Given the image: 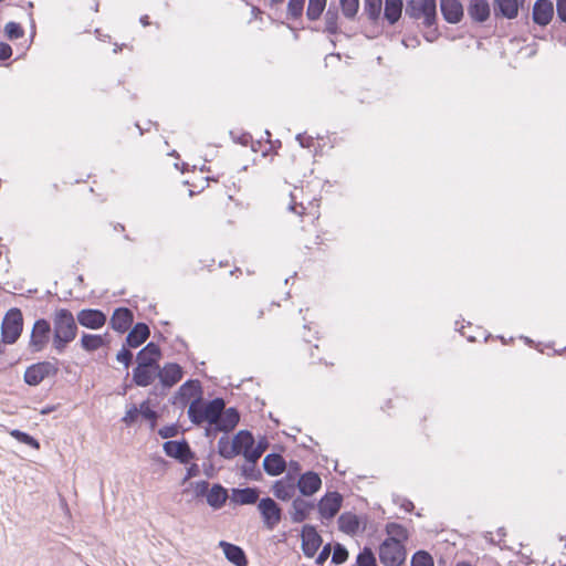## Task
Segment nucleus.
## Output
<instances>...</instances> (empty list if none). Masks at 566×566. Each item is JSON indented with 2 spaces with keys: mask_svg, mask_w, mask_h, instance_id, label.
I'll list each match as a JSON object with an SVG mask.
<instances>
[{
  "mask_svg": "<svg viewBox=\"0 0 566 566\" xmlns=\"http://www.w3.org/2000/svg\"><path fill=\"white\" fill-rule=\"evenodd\" d=\"M52 348L57 354H63L78 332L77 321L69 308H57L53 314Z\"/></svg>",
  "mask_w": 566,
  "mask_h": 566,
  "instance_id": "nucleus-1",
  "label": "nucleus"
},
{
  "mask_svg": "<svg viewBox=\"0 0 566 566\" xmlns=\"http://www.w3.org/2000/svg\"><path fill=\"white\" fill-rule=\"evenodd\" d=\"M405 17L418 21L422 20L426 29L436 27L438 22L437 0H407Z\"/></svg>",
  "mask_w": 566,
  "mask_h": 566,
  "instance_id": "nucleus-2",
  "label": "nucleus"
},
{
  "mask_svg": "<svg viewBox=\"0 0 566 566\" xmlns=\"http://www.w3.org/2000/svg\"><path fill=\"white\" fill-rule=\"evenodd\" d=\"M60 360L52 357L51 360H42L28 366L23 374V381L30 387L39 386L46 378L57 376Z\"/></svg>",
  "mask_w": 566,
  "mask_h": 566,
  "instance_id": "nucleus-3",
  "label": "nucleus"
},
{
  "mask_svg": "<svg viewBox=\"0 0 566 566\" xmlns=\"http://www.w3.org/2000/svg\"><path fill=\"white\" fill-rule=\"evenodd\" d=\"M23 332V314L18 307L7 311L1 323V336L4 344L13 345L18 342Z\"/></svg>",
  "mask_w": 566,
  "mask_h": 566,
  "instance_id": "nucleus-4",
  "label": "nucleus"
},
{
  "mask_svg": "<svg viewBox=\"0 0 566 566\" xmlns=\"http://www.w3.org/2000/svg\"><path fill=\"white\" fill-rule=\"evenodd\" d=\"M379 560L385 566H401L407 558V549L400 541L385 538L378 547Z\"/></svg>",
  "mask_w": 566,
  "mask_h": 566,
  "instance_id": "nucleus-5",
  "label": "nucleus"
},
{
  "mask_svg": "<svg viewBox=\"0 0 566 566\" xmlns=\"http://www.w3.org/2000/svg\"><path fill=\"white\" fill-rule=\"evenodd\" d=\"M51 335L53 336L52 327L46 318H38L32 327L29 350L32 354L42 352L50 342Z\"/></svg>",
  "mask_w": 566,
  "mask_h": 566,
  "instance_id": "nucleus-6",
  "label": "nucleus"
},
{
  "mask_svg": "<svg viewBox=\"0 0 566 566\" xmlns=\"http://www.w3.org/2000/svg\"><path fill=\"white\" fill-rule=\"evenodd\" d=\"M258 511L262 517L264 527L273 531L282 521L283 510L272 497L265 496L259 500Z\"/></svg>",
  "mask_w": 566,
  "mask_h": 566,
  "instance_id": "nucleus-7",
  "label": "nucleus"
},
{
  "mask_svg": "<svg viewBox=\"0 0 566 566\" xmlns=\"http://www.w3.org/2000/svg\"><path fill=\"white\" fill-rule=\"evenodd\" d=\"M203 396V389L200 380L188 379L185 381L175 395L169 399V402L174 406H180L185 408L191 402V399H201Z\"/></svg>",
  "mask_w": 566,
  "mask_h": 566,
  "instance_id": "nucleus-8",
  "label": "nucleus"
},
{
  "mask_svg": "<svg viewBox=\"0 0 566 566\" xmlns=\"http://www.w3.org/2000/svg\"><path fill=\"white\" fill-rule=\"evenodd\" d=\"M164 452L167 457L177 460L181 464H188L197 459L196 452L192 451L188 440H168L163 444Z\"/></svg>",
  "mask_w": 566,
  "mask_h": 566,
  "instance_id": "nucleus-9",
  "label": "nucleus"
},
{
  "mask_svg": "<svg viewBox=\"0 0 566 566\" xmlns=\"http://www.w3.org/2000/svg\"><path fill=\"white\" fill-rule=\"evenodd\" d=\"M343 502L344 497L338 491L326 492L316 504L322 520H333L340 511Z\"/></svg>",
  "mask_w": 566,
  "mask_h": 566,
  "instance_id": "nucleus-10",
  "label": "nucleus"
},
{
  "mask_svg": "<svg viewBox=\"0 0 566 566\" xmlns=\"http://www.w3.org/2000/svg\"><path fill=\"white\" fill-rule=\"evenodd\" d=\"M301 539H302V543H301L302 552L308 558L314 557L316 555L318 548L323 544V537L317 532L316 526H314L312 524H305L302 527Z\"/></svg>",
  "mask_w": 566,
  "mask_h": 566,
  "instance_id": "nucleus-11",
  "label": "nucleus"
},
{
  "mask_svg": "<svg viewBox=\"0 0 566 566\" xmlns=\"http://www.w3.org/2000/svg\"><path fill=\"white\" fill-rule=\"evenodd\" d=\"M525 0H493L492 10L496 20H514L517 18L520 9L523 8Z\"/></svg>",
  "mask_w": 566,
  "mask_h": 566,
  "instance_id": "nucleus-12",
  "label": "nucleus"
},
{
  "mask_svg": "<svg viewBox=\"0 0 566 566\" xmlns=\"http://www.w3.org/2000/svg\"><path fill=\"white\" fill-rule=\"evenodd\" d=\"M555 7L552 0H535L532 9V20L534 24L545 28L554 19Z\"/></svg>",
  "mask_w": 566,
  "mask_h": 566,
  "instance_id": "nucleus-13",
  "label": "nucleus"
},
{
  "mask_svg": "<svg viewBox=\"0 0 566 566\" xmlns=\"http://www.w3.org/2000/svg\"><path fill=\"white\" fill-rule=\"evenodd\" d=\"M77 323L88 329H99L107 322L106 314L98 308H83L76 315Z\"/></svg>",
  "mask_w": 566,
  "mask_h": 566,
  "instance_id": "nucleus-14",
  "label": "nucleus"
},
{
  "mask_svg": "<svg viewBox=\"0 0 566 566\" xmlns=\"http://www.w3.org/2000/svg\"><path fill=\"white\" fill-rule=\"evenodd\" d=\"M159 376V367L137 364L133 368L132 385L147 387L154 384Z\"/></svg>",
  "mask_w": 566,
  "mask_h": 566,
  "instance_id": "nucleus-15",
  "label": "nucleus"
},
{
  "mask_svg": "<svg viewBox=\"0 0 566 566\" xmlns=\"http://www.w3.org/2000/svg\"><path fill=\"white\" fill-rule=\"evenodd\" d=\"M295 485L302 496L310 497L321 489L322 479L317 472L310 470L298 476Z\"/></svg>",
  "mask_w": 566,
  "mask_h": 566,
  "instance_id": "nucleus-16",
  "label": "nucleus"
},
{
  "mask_svg": "<svg viewBox=\"0 0 566 566\" xmlns=\"http://www.w3.org/2000/svg\"><path fill=\"white\" fill-rule=\"evenodd\" d=\"M439 7L447 23L458 24L464 18V7L460 0H440Z\"/></svg>",
  "mask_w": 566,
  "mask_h": 566,
  "instance_id": "nucleus-17",
  "label": "nucleus"
},
{
  "mask_svg": "<svg viewBox=\"0 0 566 566\" xmlns=\"http://www.w3.org/2000/svg\"><path fill=\"white\" fill-rule=\"evenodd\" d=\"M184 377V369L177 363H166L164 366H159L158 380L161 382V387L172 388Z\"/></svg>",
  "mask_w": 566,
  "mask_h": 566,
  "instance_id": "nucleus-18",
  "label": "nucleus"
},
{
  "mask_svg": "<svg viewBox=\"0 0 566 566\" xmlns=\"http://www.w3.org/2000/svg\"><path fill=\"white\" fill-rule=\"evenodd\" d=\"M134 322V313L130 308L120 306L114 310L109 319V326L117 333H126Z\"/></svg>",
  "mask_w": 566,
  "mask_h": 566,
  "instance_id": "nucleus-19",
  "label": "nucleus"
},
{
  "mask_svg": "<svg viewBox=\"0 0 566 566\" xmlns=\"http://www.w3.org/2000/svg\"><path fill=\"white\" fill-rule=\"evenodd\" d=\"M240 422V412L235 407L223 409L216 420L214 431H222L223 433L231 432Z\"/></svg>",
  "mask_w": 566,
  "mask_h": 566,
  "instance_id": "nucleus-20",
  "label": "nucleus"
},
{
  "mask_svg": "<svg viewBox=\"0 0 566 566\" xmlns=\"http://www.w3.org/2000/svg\"><path fill=\"white\" fill-rule=\"evenodd\" d=\"M467 11L473 23L483 24L491 17V6L488 0H470Z\"/></svg>",
  "mask_w": 566,
  "mask_h": 566,
  "instance_id": "nucleus-21",
  "label": "nucleus"
},
{
  "mask_svg": "<svg viewBox=\"0 0 566 566\" xmlns=\"http://www.w3.org/2000/svg\"><path fill=\"white\" fill-rule=\"evenodd\" d=\"M316 507L313 501L305 500L301 496L293 499L290 516L293 523H302L310 517L311 512Z\"/></svg>",
  "mask_w": 566,
  "mask_h": 566,
  "instance_id": "nucleus-22",
  "label": "nucleus"
},
{
  "mask_svg": "<svg viewBox=\"0 0 566 566\" xmlns=\"http://www.w3.org/2000/svg\"><path fill=\"white\" fill-rule=\"evenodd\" d=\"M161 358L163 352L159 345L155 342H149L137 353L136 363L159 367Z\"/></svg>",
  "mask_w": 566,
  "mask_h": 566,
  "instance_id": "nucleus-23",
  "label": "nucleus"
},
{
  "mask_svg": "<svg viewBox=\"0 0 566 566\" xmlns=\"http://www.w3.org/2000/svg\"><path fill=\"white\" fill-rule=\"evenodd\" d=\"M149 326L144 322H138L128 332L125 342L127 347L137 348L143 345L149 338Z\"/></svg>",
  "mask_w": 566,
  "mask_h": 566,
  "instance_id": "nucleus-24",
  "label": "nucleus"
},
{
  "mask_svg": "<svg viewBox=\"0 0 566 566\" xmlns=\"http://www.w3.org/2000/svg\"><path fill=\"white\" fill-rule=\"evenodd\" d=\"M382 19L388 25H396L402 17L406 4L403 0H384Z\"/></svg>",
  "mask_w": 566,
  "mask_h": 566,
  "instance_id": "nucleus-25",
  "label": "nucleus"
},
{
  "mask_svg": "<svg viewBox=\"0 0 566 566\" xmlns=\"http://www.w3.org/2000/svg\"><path fill=\"white\" fill-rule=\"evenodd\" d=\"M219 546L222 548L226 558L235 566H248L249 559L242 547L221 541Z\"/></svg>",
  "mask_w": 566,
  "mask_h": 566,
  "instance_id": "nucleus-26",
  "label": "nucleus"
},
{
  "mask_svg": "<svg viewBox=\"0 0 566 566\" xmlns=\"http://www.w3.org/2000/svg\"><path fill=\"white\" fill-rule=\"evenodd\" d=\"M260 494L259 488H235L232 489L231 502L237 505H251L255 504Z\"/></svg>",
  "mask_w": 566,
  "mask_h": 566,
  "instance_id": "nucleus-27",
  "label": "nucleus"
},
{
  "mask_svg": "<svg viewBox=\"0 0 566 566\" xmlns=\"http://www.w3.org/2000/svg\"><path fill=\"white\" fill-rule=\"evenodd\" d=\"M262 465L266 474L277 476L284 472L286 461L280 453L272 452L265 455Z\"/></svg>",
  "mask_w": 566,
  "mask_h": 566,
  "instance_id": "nucleus-28",
  "label": "nucleus"
},
{
  "mask_svg": "<svg viewBox=\"0 0 566 566\" xmlns=\"http://www.w3.org/2000/svg\"><path fill=\"white\" fill-rule=\"evenodd\" d=\"M228 490L220 483H213L206 496L207 504L213 510L224 506L228 499Z\"/></svg>",
  "mask_w": 566,
  "mask_h": 566,
  "instance_id": "nucleus-29",
  "label": "nucleus"
},
{
  "mask_svg": "<svg viewBox=\"0 0 566 566\" xmlns=\"http://www.w3.org/2000/svg\"><path fill=\"white\" fill-rule=\"evenodd\" d=\"M226 401L221 397H216L211 400L203 399V416L207 424H213L219 418V413L224 409Z\"/></svg>",
  "mask_w": 566,
  "mask_h": 566,
  "instance_id": "nucleus-30",
  "label": "nucleus"
},
{
  "mask_svg": "<svg viewBox=\"0 0 566 566\" xmlns=\"http://www.w3.org/2000/svg\"><path fill=\"white\" fill-rule=\"evenodd\" d=\"M337 523L339 531L350 536L356 535L360 527L359 516L352 512L342 513L338 516Z\"/></svg>",
  "mask_w": 566,
  "mask_h": 566,
  "instance_id": "nucleus-31",
  "label": "nucleus"
},
{
  "mask_svg": "<svg viewBox=\"0 0 566 566\" xmlns=\"http://www.w3.org/2000/svg\"><path fill=\"white\" fill-rule=\"evenodd\" d=\"M255 439L253 433L248 429L238 431L232 439V444L237 455L242 454L247 449L253 447Z\"/></svg>",
  "mask_w": 566,
  "mask_h": 566,
  "instance_id": "nucleus-32",
  "label": "nucleus"
},
{
  "mask_svg": "<svg viewBox=\"0 0 566 566\" xmlns=\"http://www.w3.org/2000/svg\"><path fill=\"white\" fill-rule=\"evenodd\" d=\"M296 485L292 482H285V480H277L272 485V492L274 496L281 501H290L295 494Z\"/></svg>",
  "mask_w": 566,
  "mask_h": 566,
  "instance_id": "nucleus-33",
  "label": "nucleus"
},
{
  "mask_svg": "<svg viewBox=\"0 0 566 566\" xmlns=\"http://www.w3.org/2000/svg\"><path fill=\"white\" fill-rule=\"evenodd\" d=\"M384 0H364V14L371 24H377L381 19Z\"/></svg>",
  "mask_w": 566,
  "mask_h": 566,
  "instance_id": "nucleus-34",
  "label": "nucleus"
},
{
  "mask_svg": "<svg viewBox=\"0 0 566 566\" xmlns=\"http://www.w3.org/2000/svg\"><path fill=\"white\" fill-rule=\"evenodd\" d=\"M155 406L150 398L140 402V417L149 422L150 430H155L159 419V413L154 409Z\"/></svg>",
  "mask_w": 566,
  "mask_h": 566,
  "instance_id": "nucleus-35",
  "label": "nucleus"
},
{
  "mask_svg": "<svg viewBox=\"0 0 566 566\" xmlns=\"http://www.w3.org/2000/svg\"><path fill=\"white\" fill-rule=\"evenodd\" d=\"M203 413V398L201 399H192L188 407V418L189 420L196 424L201 426L206 422V418Z\"/></svg>",
  "mask_w": 566,
  "mask_h": 566,
  "instance_id": "nucleus-36",
  "label": "nucleus"
},
{
  "mask_svg": "<svg viewBox=\"0 0 566 566\" xmlns=\"http://www.w3.org/2000/svg\"><path fill=\"white\" fill-rule=\"evenodd\" d=\"M325 29L324 32L336 35L340 33V29L338 27L339 13L338 9L335 6H329L325 13Z\"/></svg>",
  "mask_w": 566,
  "mask_h": 566,
  "instance_id": "nucleus-37",
  "label": "nucleus"
},
{
  "mask_svg": "<svg viewBox=\"0 0 566 566\" xmlns=\"http://www.w3.org/2000/svg\"><path fill=\"white\" fill-rule=\"evenodd\" d=\"M385 531L388 535L387 538H392V541H400L402 544L408 541V531L407 528L396 522L387 523L385 526Z\"/></svg>",
  "mask_w": 566,
  "mask_h": 566,
  "instance_id": "nucleus-38",
  "label": "nucleus"
},
{
  "mask_svg": "<svg viewBox=\"0 0 566 566\" xmlns=\"http://www.w3.org/2000/svg\"><path fill=\"white\" fill-rule=\"evenodd\" d=\"M80 344L85 352L93 353L103 347V338L98 334L83 333Z\"/></svg>",
  "mask_w": 566,
  "mask_h": 566,
  "instance_id": "nucleus-39",
  "label": "nucleus"
},
{
  "mask_svg": "<svg viewBox=\"0 0 566 566\" xmlns=\"http://www.w3.org/2000/svg\"><path fill=\"white\" fill-rule=\"evenodd\" d=\"M327 0H308V6L306 9V17L310 21L318 20L325 8Z\"/></svg>",
  "mask_w": 566,
  "mask_h": 566,
  "instance_id": "nucleus-40",
  "label": "nucleus"
},
{
  "mask_svg": "<svg viewBox=\"0 0 566 566\" xmlns=\"http://www.w3.org/2000/svg\"><path fill=\"white\" fill-rule=\"evenodd\" d=\"M9 434L20 443L27 444L34 450H39L41 447L39 440L28 432L21 431L19 429H12Z\"/></svg>",
  "mask_w": 566,
  "mask_h": 566,
  "instance_id": "nucleus-41",
  "label": "nucleus"
},
{
  "mask_svg": "<svg viewBox=\"0 0 566 566\" xmlns=\"http://www.w3.org/2000/svg\"><path fill=\"white\" fill-rule=\"evenodd\" d=\"M218 454L227 460H231L237 457V451H234L232 441L229 440L226 433L218 441Z\"/></svg>",
  "mask_w": 566,
  "mask_h": 566,
  "instance_id": "nucleus-42",
  "label": "nucleus"
},
{
  "mask_svg": "<svg viewBox=\"0 0 566 566\" xmlns=\"http://www.w3.org/2000/svg\"><path fill=\"white\" fill-rule=\"evenodd\" d=\"M356 566H378L375 553L369 546H365L356 556Z\"/></svg>",
  "mask_w": 566,
  "mask_h": 566,
  "instance_id": "nucleus-43",
  "label": "nucleus"
},
{
  "mask_svg": "<svg viewBox=\"0 0 566 566\" xmlns=\"http://www.w3.org/2000/svg\"><path fill=\"white\" fill-rule=\"evenodd\" d=\"M343 15L348 20H355L359 11V0H339Z\"/></svg>",
  "mask_w": 566,
  "mask_h": 566,
  "instance_id": "nucleus-44",
  "label": "nucleus"
},
{
  "mask_svg": "<svg viewBox=\"0 0 566 566\" xmlns=\"http://www.w3.org/2000/svg\"><path fill=\"white\" fill-rule=\"evenodd\" d=\"M348 549L340 543H334L332 545V564L343 565L348 559Z\"/></svg>",
  "mask_w": 566,
  "mask_h": 566,
  "instance_id": "nucleus-45",
  "label": "nucleus"
},
{
  "mask_svg": "<svg viewBox=\"0 0 566 566\" xmlns=\"http://www.w3.org/2000/svg\"><path fill=\"white\" fill-rule=\"evenodd\" d=\"M138 417H140V405L137 406L136 403H130L127 407V410L125 412V416L122 418V422L127 427L132 428L134 427L137 421Z\"/></svg>",
  "mask_w": 566,
  "mask_h": 566,
  "instance_id": "nucleus-46",
  "label": "nucleus"
},
{
  "mask_svg": "<svg viewBox=\"0 0 566 566\" xmlns=\"http://www.w3.org/2000/svg\"><path fill=\"white\" fill-rule=\"evenodd\" d=\"M305 1L306 0H289L286 11L287 19H301L303 15Z\"/></svg>",
  "mask_w": 566,
  "mask_h": 566,
  "instance_id": "nucleus-47",
  "label": "nucleus"
},
{
  "mask_svg": "<svg viewBox=\"0 0 566 566\" xmlns=\"http://www.w3.org/2000/svg\"><path fill=\"white\" fill-rule=\"evenodd\" d=\"M411 566H434V560L429 552L419 549L411 557Z\"/></svg>",
  "mask_w": 566,
  "mask_h": 566,
  "instance_id": "nucleus-48",
  "label": "nucleus"
},
{
  "mask_svg": "<svg viewBox=\"0 0 566 566\" xmlns=\"http://www.w3.org/2000/svg\"><path fill=\"white\" fill-rule=\"evenodd\" d=\"M241 474L247 480L261 481L263 479L262 472L256 467V463H247L241 467Z\"/></svg>",
  "mask_w": 566,
  "mask_h": 566,
  "instance_id": "nucleus-49",
  "label": "nucleus"
},
{
  "mask_svg": "<svg viewBox=\"0 0 566 566\" xmlns=\"http://www.w3.org/2000/svg\"><path fill=\"white\" fill-rule=\"evenodd\" d=\"M4 34L11 41L18 40L24 35V29L20 23L10 21L4 27Z\"/></svg>",
  "mask_w": 566,
  "mask_h": 566,
  "instance_id": "nucleus-50",
  "label": "nucleus"
},
{
  "mask_svg": "<svg viewBox=\"0 0 566 566\" xmlns=\"http://www.w3.org/2000/svg\"><path fill=\"white\" fill-rule=\"evenodd\" d=\"M556 20L553 23V29H557L560 24H566V0H556Z\"/></svg>",
  "mask_w": 566,
  "mask_h": 566,
  "instance_id": "nucleus-51",
  "label": "nucleus"
},
{
  "mask_svg": "<svg viewBox=\"0 0 566 566\" xmlns=\"http://www.w3.org/2000/svg\"><path fill=\"white\" fill-rule=\"evenodd\" d=\"M130 347H127L126 342L123 344V347L116 354V360L122 363L126 369H128L129 365L133 360V353L129 350Z\"/></svg>",
  "mask_w": 566,
  "mask_h": 566,
  "instance_id": "nucleus-52",
  "label": "nucleus"
},
{
  "mask_svg": "<svg viewBox=\"0 0 566 566\" xmlns=\"http://www.w3.org/2000/svg\"><path fill=\"white\" fill-rule=\"evenodd\" d=\"M179 432H180V427L176 422V423H170V424H166V426L161 427L158 430V436L161 439H170V438L178 436Z\"/></svg>",
  "mask_w": 566,
  "mask_h": 566,
  "instance_id": "nucleus-53",
  "label": "nucleus"
},
{
  "mask_svg": "<svg viewBox=\"0 0 566 566\" xmlns=\"http://www.w3.org/2000/svg\"><path fill=\"white\" fill-rule=\"evenodd\" d=\"M196 497H206L211 485L208 481L201 480L192 483Z\"/></svg>",
  "mask_w": 566,
  "mask_h": 566,
  "instance_id": "nucleus-54",
  "label": "nucleus"
},
{
  "mask_svg": "<svg viewBox=\"0 0 566 566\" xmlns=\"http://www.w3.org/2000/svg\"><path fill=\"white\" fill-rule=\"evenodd\" d=\"M331 553H332V544L327 543L323 546L322 551L316 556L315 564L318 566H323L324 563L328 559Z\"/></svg>",
  "mask_w": 566,
  "mask_h": 566,
  "instance_id": "nucleus-55",
  "label": "nucleus"
},
{
  "mask_svg": "<svg viewBox=\"0 0 566 566\" xmlns=\"http://www.w3.org/2000/svg\"><path fill=\"white\" fill-rule=\"evenodd\" d=\"M244 460L247 463H258L259 459L261 458V453L258 452V450L253 447H250L242 453Z\"/></svg>",
  "mask_w": 566,
  "mask_h": 566,
  "instance_id": "nucleus-56",
  "label": "nucleus"
},
{
  "mask_svg": "<svg viewBox=\"0 0 566 566\" xmlns=\"http://www.w3.org/2000/svg\"><path fill=\"white\" fill-rule=\"evenodd\" d=\"M169 390H170V388L161 387V382L158 381L149 390L148 398H150V399H151V397H160V398H163V397L167 396Z\"/></svg>",
  "mask_w": 566,
  "mask_h": 566,
  "instance_id": "nucleus-57",
  "label": "nucleus"
},
{
  "mask_svg": "<svg viewBox=\"0 0 566 566\" xmlns=\"http://www.w3.org/2000/svg\"><path fill=\"white\" fill-rule=\"evenodd\" d=\"M265 134L268 135V137H271V133L269 130H265ZM268 143L270 147L269 149L264 150L262 155L266 156L269 153L277 154V149L281 148L282 146L281 140H271L270 138H268Z\"/></svg>",
  "mask_w": 566,
  "mask_h": 566,
  "instance_id": "nucleus-58",
  "label": "nucleus"
},
{
  "mask_svg": "<svg viewBox=\"0 0 566 566\" xmlns=\"http://www.w3.org/2000/svg\"><path fill=\"white\" fill-rule=\"evenodd\" d=\"M394 502L396 504H399L401 509H403L406 512L411 513L415 510V504L405 497L397 496Z\"/></svg>",
  "mask_w": 566,
  "mask_h": 566,
  "instance_id": "nucleus-59",
  "label": "nucleus"
},
{
  "mask_svg": "<svg viewBox=\"0 0 566 566\" xmlns=\"http://www.w3.org/2000/svg\"><path fill=\"white\" fill-rule=\"evenodd\" d=\"M302 465L296 460H291L289 462V472L286 473V479H290L291 475H301Z\"/></svg>",
  "mask_w": 566,
  "mask_h": 566,
  "instance_id": "nucleus-60",
  "label": "nucleus"
},
{
  "mask_svg": "<svg viewBox=\"0 0 566 566\" xmlns=\"http://www.w3.org/2000/svg\"><path fill=\"white\" fill-rule=\"evenodd\" d=\"M12 48L6 42H0V61H7L12 56Z\"/></svg>",
  "mask_w": 566,
  "mask_h": 566,
  "instance_id": "nucleus-61",
  "label": "nucleus"
},
{
  "mask_svg": "<svg viewBox=\"0 0 566 566\" xmlns=\"http://www.w3.org/2000/svg\"><path fill=\"white\" fill-rule=\"evenodd\" d=\"M296 140L300 143L301 147L303 148H310L314 144V138L312 136H307L304 134H297Z\"/></svg>",
  "mask_w": 566,
  "mask_h": 566,
  "instance_id": "nucleus-62",
  "label": "nucleus"
},
{
  "mask_svg": "<svg viewBox=\"0 0 566 566\" xmlns=\"http://www.w3.org/2000/svg\"><path fill=\"white\" fill-rule=\"evenodd\" d=\"M199 474H200L199 465L197 463H191L187 468V472H186V475H185V478L182 480V483H185L186 481H188L191 478L198 476Z\"/></svg>",
  "mask_w": 566,
  "mask_h": 566,
  "instance_id": "nucleus-63",
  "label": "nucleus"
},
{
  "mask_svg": "<svg viewBox=\"0 0 566 566\" xmlns=\"http://www.w3.org/2000/svg\"><path fill=\"white\" fill-rule=\"evenodd\" d=\"M430 31L428 33H424L423 34V38L426 39V41L432 43L434 42L436 40H438V38L441 35V33L439 32L438 30V23L436 24V27H432L431 29H429Z\"/></svg>",
  "mask_w": 566,
  "mask_h": 566,
  "instance_id": "nucleus-64",
  "label": "nucleus"
}]
</instances>
